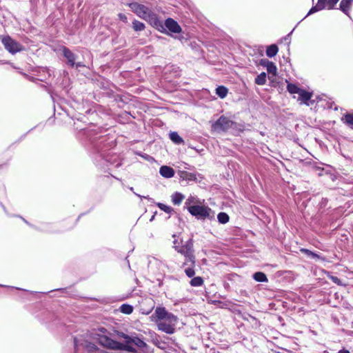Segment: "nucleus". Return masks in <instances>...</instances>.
Returning a JSON list of instances; mask_svg holds the SVG:
<instances>
[{
    "label": "nucleus",
    "mask_w": 353,
    "mask_h": 353,
    "mask_svg": "<svg viewBox=\"0 0 353 353\" xmlns=\"http://www.w3.org/2000/svg\"><path fill=\"white\" fill-rule=\"evenodd\" d=\"M78 137L97 167L105 168L108 166L110 163L108 152L114 145L109 134H101L98 129L88 128L81 130Z\"/></svg>",
    "instance_id": "1"
},
{
    "label": "nucleus",
    "mask_w": 353,
    "mask_h": 353,
    "mask_svg": "<svg viewBox=\"0 0 353 353\" xmlns=\"http://www.w3.org/2000/svg\"><path fill=\"white\" fill-rule=\"evenodd\" d=\"M126 6H128L131 11L138 17L146 21L152 26H161L159 23L158 15L149 7L135 1L127 3Z\"/></svg>",
    "instance_id": "2"
},
{
    "label": "nucleus",
    "mask_w": 353,
    "mask_h": 353,
    "mask_svg": "<svg viewBox=\"0 0 353 353\" xmlns=\"http://www.w3.org/2000/svg\"><path fill=\"white\" fill-rule=\"evenodd\" d=\"M188 212L197 220L205 221L206 219H214V212L208 205L199 203H194L192 206L188 208Z\"/></svg>",
    "instance_id": "3"
},
{
    "label": "nucleus",
    "mask_w": 353,
    "mask_h": 353,
    "mask_svg": "<svg viewBox=\"0 0 353 353\" xmlns=\"http://www.w3.org/2000/svg\"><path fill=\"white\" fill-rule=\"evenodd\" d=\"M159 23L161 26L152 27L167 35L172 36L173 34H180L182 32V28L179 23L171 17L167 18L164 22L159 19Z\"/></svg>",
    "instance_id": "4"
},
{
    "label": "nucleus",
    "mask_w": 353,
    "mask_h": 353,
    "mask_svg": "<svg viewBox=\"0 0 353 353\" xmlns=\"http://www.w3.org/2000/svg\"><path fill=\"white\" fill-rule=\"evenodd\" d=\"M152 318H154L156 322L163 321L174 326H176L179 321V318L176 315L168 312L165 307L160 306L156 307Z\"/></svg>",
    "instance_id": "5"
},
{
    "label": "nucleus",
    "mask_w": 353,
    "mask_h": 353,
    "mask_svg": "<svg viewBox=\"0 0 353 353\" xmlns=\"http://www.w3.org/2000/svg\"><path fill=\"white\" fill-rule=\"evenodd\" d=\"M239 125L228 117L221 115L212 124V129L216 132H227L230 129L237 130Z\"/></svg>",
    "instance_id": "6"
},
{
    "label": "nucleus",
    "mask_w": 353,
    "mask_h": 353,
    "mask_svg": "<svg viewBox=\"0 0 353 353\" xmlns=\"http://www.w3.org/2000/svg\"><path fill=\"white\" fill-rule=\"evenodd\" d=\"M1 41L5 49L12 54H15L24 49V47L19 42L13 39L10 35L1 36Z\"/></svg>",
    "instance_id": "7"
},
{
    "label": "nucleus",
    "mask_w": 353,
    "mask_h": 353,
    "mask_svg": "<svg viewBox=\"0 0 353 353\" xmlns=\"http://www.w3.org/2000/svg\"><path fill=\"white\" fill-rule=\"evenodd\" d=\"M339 1V0H318L316 4L310 9L305 18L319 11L323 10L326 8L328 10L334 9Z\"/></svg>",
    "instance_id": "8"
},
{
    "label": "nucleus",
    "mask_w": 353,
    "mask_h": 353,
    "mask_svg": "<svg viewBox=\"0 0 353 353\" xmlns=\"http://www.w3.org/2000/svg\"><path fill=\"white\" fill-rule=\"evenodd\" d=\"M61 50L63 57L66 59L65 64L70 68H74L77 55L66 46H62Z\"/></svg>",
    "instance_id": "9"
},
{
    "label": "nucleus",
    "mask_w": 353,
    "mask_h": 353,
    "mask_svg": "<svg viewBox=\"0 0 353 353\" xmlns=\"http://www.w3.org/2000/svg\"><path fill=\"white\" fill-rule=\"evenodd\" d=\"M174 250L182 255L194 253V241L192 238L186 241L181 247L179 245L174 246Z\"/></svg>",
    "instance_id": "10"
},
{
    "label": "nucleus",
    "mask_w": 353,
    "mask_h": 353,
    "mask_svg": "<svg viewBox=\"0 0 353 353\" xmlns=\"http://www.w3.org/2000/svg\"><path fill=\"white\" fill-rule=\"evenodd\" d=\"M99 344L110 350H117L118 341L107 336L100 335L97 339Z\"/></svg>",
    "instance_id": "11"
},
{
    "label": "nucleus",
    "mask_w": 353,
    "mask_h": 353,
    "mask_svg": "<svg viewBox=\"0 0 353 353\" xmlns=\"http://www.w3.org/2000/svg\"><path fill=\"white\" fill-rule=\"evenodd\" d=\"M158 330L165 332L168 334H172L176 332V326L167 323L163 321H158L157 322Z\"/></svg>",
    "instance_id": "12"
},
{
    "label": "nucleus",
    "mask_w": 353,
    "mask_h": 353,
    "mask_svg": "<svg viewBox=\"0 0 353 353\" xmlns=\"http://www.w3.org/2000/svg\"><path fill=\"white\" fill-rule=\"evenodd\" d=\"M312 96V92L302 88L299 94V100L301 101L302 103L309 106L314 103V101L311 100Z\"/></svg>",
    "instance_id": "13"
},
{
    "label": "nucleus",
    "mask_w": 353,
    "mask_h": 353,
    "mask_svg": "<svg viewBox=\"0 0 353 353\" xmlns=\"http://www.w3.org/2000/svg\"><path fill=\"white\" fill-rule=\"evenodd\" d=\"M300 252L302 254H305L308 258L314 259L315 261H327L325 256H322L321 254H320L316 252H313L307 248H301L300 250Z\"/></svg>",
    "instance_id": "14"
},
{
    "label": "nucleus",
    "mask_w": 353,
    "mask_h": 353,
    "mask_svg": "<svg viewBox=\"0 0 353 353\" xmlns=\"http://www.w3.org/2000/svg\"><path fill=\"white\" fill-rule=\"evenodd\" d=\"M124 350L130 352L136 353L137 350L134 347H133V343L132 342H119L118 341L117 350Z\"/></svg>",
    "instance_id": "15"
},
{
    "label": "nucleus",
    "mask_w": 353,
    "mask_h": 353,
    "mask_svg": "<svg viewBox=\"0 0 353 353\" xmlns=\"http://www.w3.org/2000/svg\"><path fill=\"white\" fill-rule=\"evenodd\" d=\"M160 174L166 179H170L174 175V170L172 168L168 165H162L159 169Z\"/></svg>",
    "instance_id": "16"
},
{
    "label": "nucleus",
    "mask_w": 353,
    "mask_h": 353,
    "mask_svg": "<svg viewBox=\"0 0 353 353\" xmlns=\"http://www.w3.org/2000/svg\"><path fill=\"white\" fill-rule=\"evenodd\" d=\"M178 175L180 179L183 181H196V175L194 173L188 172L187 171L179 170L178 172Z\"/></svg>",
    "instance_id": "17"
},
{
    "label": "nucleus",
    "mask_w": 353,
    "mask_h": 353,
    "mask_svg": "<svg viewBox=\"0 0 353 353\" xmlns=\"http://www.w3.org/2000/svg\"><path fill=\"white\" fill-rule=\"evenodd\" d=\"M353 4V0H341L339 9L347 16L350 17V9Z\"/></svg>",
    "instance_id": "18"
},
{
    "label": "nucleus",
    "mask_w": 353,
    "mask_h": 353,
    "mask_svg": "<svg viewBox=\"0 0 353 353\" xmlns=\"http://www.w3.org/2000/svg\"><path fill=\"white\" fill-rule=\"evenodd\" d=\"M34 230L42 232H47V233H51L54 232L55 230L52 229V225L51 223H43L40 226L35 225Z\"/></svg>",
    "instance_id": "19"
},
{
    "label": "nucleus",
    "mask_w": 353,
    "mask_h": 353,
    "mask_svg": "<svg viewBox=\"0 0 353 353\" xmlns=\"http://www.w3.org/2000/svg\"><path fill=\"white\" fill-rule=\"evenodd\" d=\"M341 120L344 124L353 130V113L347 112L344 114Z\"/></svg>",
    "instance_id": "20"
},
{
    "label": "nucleus",
    "mask_w": 353,
    "mask_h": 353,
    "mask_svg": "<svg viewBox=\"0 0 353 353\" xmlns=\"http://www.w3.org/2000/svg\"><path fill=\"white\" fill-rule=\"evenodd\" d=\"M252 279L255 281L260 283H267L268 281L267 275L263 272L261 271L254 272L252 274Z\"/></svg>",
    "instance_id": "21"
},
{
    "label": "nucleus",
    "mask_w": 353,
    "mask_h": 353,
    "mask_svg": "<svg viewBox=\"0 0 353 353\" xmlns=\"http://www.w3.org/2000/svg\"><path fill=\"white\" fill-rule=\"evenodd\" d=\"M129 342H132L133 345L139 348H144L148 346L147 343L141 338L137 336H131V339H130Z\"/></svg>",
    "instance_id": "22"
},
{
    "label": "nucleus",
    "mask_w": 353,
    "mask_h": 353,
    "mask_svg": "<svg viewBox=\"0 0 353 353\" xmlns=\"http://www.w3.org/2000/svg\"><path fill=\"white\" fill-rule=\"evenodd\" d=\"M279 52V48L276 44L268 46L265 50L266 56L272 58L276 55Z\"/></svg>",
    "instance_id": "23"
},
{
    "label": "nucleus",
    "mask_w": 353,
    "mask_h": 353,
    "mask_svg": "<svg viewBox=\"0 0 353 353\" xmlns=\"http://www.w3.org/2000/svg\"><path fill=\"white\" fill-rule=\"evenodd\" d=\"M183 256L185 257V261L183 263V266H185V265L195 266L196 258H195L194 253L187 254H184Z\"/></svg>",
    "instance_id": "24"
},
{
    "label": "nucleus",
    "mask_w": 353,
    "mask_h": 353,
    "mask_svg": "<svg viewBox=\"0 0 353 353\" xmlns=\"http://www.w3.org/2000/svg\"><path fill=\"white\" fill-rule=\"evenodd\" d=\"M169 138L176 145L184 143L183 138L176 132H171L169 134Z\"/></svg>",
    "instance_id": "25"
},
{
    "label": "nucleus",
    "mask_w": 353,
    "mask_h": 353,
    "mask_svg": "<svg viewBox=\"0 0 353 353\" xmlns=\"http://www.w3.org/2000/svg\"><path fill=\"white\" fill-rule=\"evenodd\" d=\"M216 94L221 99H224L227 97L228 89L224 85H219L215 90Z\"/></svg>",
    "instance_id": "26"
},
{
    "label": "nucleus",
    "mask_w": 353,
    "mask_h": 353,
    "mask_svg": "<svg viewBox=\"0 0 353 353\" xmlns=\"http://www.w3.org/2000/svg\"><path fill=\"white\" fill-rule=\"evenodd\" d=\"M172 202L174 205H179L184 199V195L179 192H176L171 196Z\"/></svg>",
    "instance_id": "27"
},
{
    "label": "nucleus",
    "mask_w": 353,
    "mask_h": 353,
    "mask_svg": "<svg viewBox=\"0 0 353 353\" xmlns=\"http://www.w3.org/2000/svg\"><path fill=\"white\" fill-rule=\"evenodd\" d=\"M132 26L133 30L136 32L143 31L145 28V23L137 19L132 21Z\"/></svg>",
    "instance_id": "28"
},
{
    "label": "nucleus",
    "mask_w": 353,
    "mask_h": 353,
    "mask_svg": "<svg viewBox=\"0 0 353 353\" xmlns=\"http://www.w3.org/2000/svg\"><path fill=\"white\" fill-rule=\"evenodd\" d=\"M267 80V74L265 72H262L254 79V82L256 84L259 85H265Z\"/></svg>",
    "instance_id": "29"
},
{
    "label": "nucleus",
    "mask_w": 353,
    "mask_h": 353,
    "mask_svg": "<svg viewBox=\"0 0 353 353\" xmlns=\"http://www.w3.org/2000/svg\"><path fill=\"white\" fill-rule=\"evenodd\" d=\"M217 220L220 224H226L230 221V216L226 212H221L217 214Z\"/></svg>",
    "instance_id": "30"
},
{
    "label": "nucleus",
    "mask_w": 353,
    "mask_h": 353,
    "mask_svg": "<svg viewBox=\"0 0 353 353\" xmlns=\"http://www.w3.org/2000/svg\"><path fill=\"white\" fill-rule=\"evenodd\" d=\"M203 279L201 276H193L190 281V284L192 287H200L203 284Z\"/></svg>",
    "instance_id": "31"
},
{
    "label": "nucleus",
    "mask_w": 353,
    "mask_h": 353,
    "mask_svg": "<svg viewBox=\"0 0 353 353\" xmlns=\"http://www.w3.org/2000/svg\"><path fill=\"white\" fill-rule=\"evenodd\" d=\"M133 310H134L133 306L130 304H128V303H123L119 307L120 312L125 314H132L133 312Z\"/></svg>",
    "instance_id": "32"
},
{
    "label": "nucleus",
    "mask_w": 353,
    "mask_h": 353,
    "mask_svg": "<svg viewBox=\"0 0 353 353\" xmlns=\"http://www.w3.org/2000/svg\"><path fill=\"white\" fill-rule=\"evenodd\" d=\"M302 88H299L297 85L292 83H288L287 85V90L290 94H299Z\"/></svg>",
    "instance_id": "33"
},
{
    "label": "nucleus",
    "mask_w": 353,
    "mask_h": 353,
    "mask_svg": "<svg viewBox=\"0 0 353 353\" xmlns=\"http://www.w3.org/2000/svg\"><path fill=\"white\" fill-rule=\"evenodd\" d=\"M156 205L162 211L165 212V213H168V214H171L172 212H174V209L173 208H172L171 206L170 205H165L163 203H160V202H158V203H156Z\"/></svg>",
    "instance_id": "34"
},
{
    "label": "nucleus",
    "mask_w": 353,
    "mask_h": 353,
    "mask_svg": "<svg viewBox=\"0 0 353 353\" xmlns=\"http://www.w3.org/2000/svg\"><path fill=\"white\" fill-rule=\"evenodd\" d=\"M266 70L269 74H271L274 76L277 75V68L274 62L271 61L270 63L266 67Z\"/></svg>",
    "instance_id": "35"
},
{
    "label": "nucleus",
    "mask_w": 353,
    "mask_h": 353,
    "mask_svg": "<svg viewBox=\"0 0 353 353\" xmlns=\"http://www.w3.org/2000/svg\"><path fill=\"white\" fill-rule=\"evenodd\" d=\"M201 203L199 200L196 199L194 196H190L187 199V200L185 202V208L188 210V208L189 206H192L194 203Z\"/></svg>",
    "instance_id": "36"
},
{
    "label": "nucleus",
    "mask_w": 353,
    "mask_h": 353,
    "mask_svg": "<svg viewBox=\"0 0 353 353\" xmlns=\"http://www.w3.org/2000/svg\"><path fill=\"white\" fill-rule=\"evenodd\" d=\"M184 272L188 278H192L195 274L194 266L189 265L184 270Z\"/></svg>",
    "instance_id": "37"
},
{
    "label": "nucleus",
    "mask_w": 353,
    "mask_h": 353,
    "mask_svg": "<svg viewBox=\"0 0 353 353\" xmlns=\"http://www.w3.org/2000/svg\"><path fill=\"white\" fill-rule=\"evenodd\" d=\"M85 347L89 351H100L97 345L91 342H88Z\"/></svg>",
    "instance_id": "38"
},
{
    "label": "nucleus",
    "mask_w": 353,
    "mask_h": 353,
    "mask_svg": "<svg viewBox=\"0 0 353 353\" xmlns=\"http://www.w3.org/2000/svg\"><path fill=\"white\" fill-rule=\"evenodd\" d=\"M117 336L120 338H122L124 339V342H129L130 339H131V336L128 335L124 332H118Z\"/></svg>",
    "instance_id": "39"
},
{
    "label": "nucleus",
    "mask_w": 353,
    "mask_h": 353,
    "mask_svg": "<svg viewBox=\"0 0 353 353\" xmlns=\"http://www.w3.org/2000/svg\"><path fill=\"white\" fill-rule=\"evenodd\" d=\"M329 278L335 284H336V285H338L339 286L343 285L341 280L339 277H337L336 276L331 275V276H330Z\"/></svg>",
    "instance_id": "40"
},
{
    "label": "nucleus",
    "mask_w": 353,
    "mask_h": 353,
    "mask_svg": "<svg viewBox=\"0 0 353 353\" xmlns=\"http://www.w3.org/2000/svg\"><path fill=\"white\" fill-rule=\"evenodd\" d=\"M270 62L271 61L264 58L259 60V65L266 68L270 63Z\"/></svg>",
    "instance_id": "41"
},
{
    "label": "nucleus",
    "mask_w": 353,
    "mask_h": 353,
    "mask_svg": "<svg viewBox=\"0 0 353 353\" xmlns=\"http://www.w3.org/2000/svg\"><path fill=\"white\" fill-rule=\"evenodd\" d=\"M327 202L328 199L327 198H323L320 201L319 205L321 208H324L326 207Z\"/></svg>",
    "instance_id": "42"
},
{
    "label": "nucleus",
    "mask_w": 353,
    "mask_h": 353,
    "mask_svg": "<svg viewBox=\"0 0 353 353\" xmlns=\"http://www.w3.org/2000/svg\"><path fill=\"white\" fill-rule=\"evenodd\" d=\"M118 17L123 23H128V17L125 14L119 13Z\"/></svg>",
    "instance_id": "43"
},
{
    "label": "nucleus",
    "mask_w": 353,
    "mask_h": 353,
    "mask_svg": "<svg viewBox=\"0 0 353 353\" xmlns=\"http://www.w3.org/2000/svg\"><path fill=\"white\" fill-rule=\"evenodd\" d=\"M294 28L286 36H285L282 39L284 40L285 41H288V44L289 45L290 43V36L291 34H292L293 31H294Z\"/></svg>",
    "instance_id": "44"
},
{
    "label": "nucleus",
    "mask_w": 353,
    "mask_h": 353,
    "mask_svg": "<svg viewBox=\"0 0 353 353\" xmlns=\"http://www.w3.org/2000/svg\"><path fill=\"white\" fill-rule=\"evenodd\" d=\"M137 196L140 197L141 199L142 198H144V199H148L149 201H150L151 203H154V199L152 198H150L149 196H141L139 194H137L135 192H134Z\"/></svg>",
    "instance_id": "45"
},
{
    "label": "nucleus",
    "mask_w": 353,
    "mask_h": 353,
    "mask_svg": "<svg viewBox=\"0 0 353 353\" xmlns=\"http://www.w3.org/2000/svg\"><path fill=\"white\" fill-rule=\"evenodd\" d=\"M0 287H1V288H12V289H16V290H19L27 291L26 290H24V289H22V288H16V287L10 286V285H2V284H0Z\"/></svg>",
    "instance_id": "46"
},
{
    "label": "nucleus",
    "mask_w": 353,
    "mask_h": 353,
    "mask_svg": "<svg viewBox=\"0 0 353 353\" xmlns=\"http://www.w3.org/2000/svg\"><path fill=\"white\" fill-rule=\"evenodd\" d=\"M18 216V217H20V218L23 220V221L25 223H26L28 225H29V226H30V227H31L32 228L34 229V227H35V225H33V224L30 223V222H28L26 219H25L24 218H23V217H22V216Z\"/></svg>",
    "instance_id": "47"
},
{
    "label": "nucleus",
    "mask_w": 353,
    "mask_h": 353,
    "mask_svg": "<svg viewBox=\"0 0 353 353\" xmlns=\"http://www.w3.org/2000/svg\"><path fill=\"white\" fill-rule=\"evenodd\" d=\"M74 67H75L77 69H78V68H79L85 67V65H84L82 62H76V61H75Z\"/></svg>",
    "instance_id": "48"
},
{
    "label": "nucleus",
    "mask_w": 353,
    "mask_h": 353,
    "mask_svg": "<svg viewBox=\"0 0 353 353\" xmlns=\"http://www.w3.org/2000/svg\"><path fill=\"white\" fill-rule=\"evenodd\" d=\"M337 353H351L349 350L345 349V348H343L341 350H340Z\"/></svg>",
    "instance_id": "49"
},
{
    "label": "nucleus",
    "mask_w": 353,
    "mask_h": 353,
    "mask_svg": "<svg viewBox=\"0 0 353 353\" xmlns=\"http://www.w3.org/2000/svg\"><path fill=\"white\" fill-rule=\"evenodd\" d=\"M34 128H35V127H34L33 128L30 129V130L27 133H26V134H24L23 135H22V136H21V139H20V140H22L23 139H24V138L26 137V134H27L29 132H30L31 130H32Z\"/></svg>",
    "instance_id": "50"
},
{
    "label": "nucleus",
    "mask_w": 353,
    "mask_h": 353,
    "mask_svg": "<svg viewBox=\"0 0 353 353\" xmlns=\"http://www.w3.org/2000/svg\"><path fill=\"white\" fill-rule=\"evenodd\" d=\"M157 213V212H155L154 213V214H153V215L151 216V218L150 219V221H154V217H155V216H156Z\"/></svg>",
    "instance_id": "51"
},
{
    "label": "nucleus",
    "mask_w": 353,
    "mask_h": 353,
    "mask_svg": "<svg viewBox=\"0 0 353 353\" xmlns=\"http://www.w3.org/2000/svg\"><path fill=\"white\" fill-rule=\"evenodd\" d=\"M74 345L75 347L77 346V340L76 337L74 338Z\"/></svg>",
    "instance_id": "52"
},
{
    "label": "nucleus",
    "mask_w": 353,
    "mask_h": 353,
    "mask_svg": "<svg viewBox=\"0 0 353 353\" xmlns=\"http://www.w3.org/2000/svg\"><path fill=\"white\" fill-rule=\"evenodd\" d=\"M173 244H174V246H175V245H178V244H179L178 241H177V240H176V239H174V241H173Z\"/></svg>",
    "instance_id": "53"
},
{
    "label": "nucleus",
    "mask_w": 353,
    "mask_h": 353,
    "mask_svg": "<svg viewBox=\"0 0 353 353\" xmlns=\"http://www.w3.org/2000/svg\"><path fill=\"white\" fill-rule=\"evenodd\" d=\"M128 256H127L125 257V261H126V263H127V264H128V267L130 268V262H129V261L128 260Z\"/></svg>",
    "instance_id": "54"
},
{
    "label": "nucleus",
    "mask_w": 353,
    "mask_h": 353,
    "mask_svg": "<svg viewBox=\"0 0 353 353\" xmlns=\"http://www.w3.org/2000/svg\"><path fill=\"white\" fill-rule=\"evenodd\" d=\"M156 345H157L158 347L161 348V349H164V348H165V346H163V345H160L156 344Z\"/></svg>",
    "instance_id": "55"
},
{
    "label": "nucleus",
    "mask_w": 353,
    "mask_h": 353,
    "mask_svg": "<svg viewBox=\"0 0 353 353\" xmlns=\"http://www.w3.org/2000/svg\"><path fill=\"white\" fill-rule=\"evenodd\" d=\"M156 345H157L158 347L161 348V349H164V348H165V346H163V345H160L156 344Z\"/></svg>",
    "instance_id": "56"
},
{
    "label": "nucleus",
    "mask_w": 353,
    "mask_h": 353,
    "mask_svg": "<svg viewBox=\"0 0 353 353\" xmlns=\"http://www.w3.org/2000/svg\"><path fill=\"white\" fill-rule=\"evenodd\" d=\"M2 207H3V208L4 212H6V210L5 206L2 205Z\"/></svg>",
    "instance_id": "57"
},
{
    "label": "nucleus",
    "mask_w": 353,
    "mask_h": 353,
    "mask_svg": "<svg viewBox=\"0 0 353 353\" xmlns=\"http://www.w3.org/2000/svg\"><path fill=\"white\" fill-rule=\"evenodd\" d=\"M130 190L134 192V188L132 187L130 188Z\"/></svg>",
    "instance_id": "58"
},
{
    "label": "nucleus",
    "mask_w": 353,
    "mask_h": 353,
    "mask_svg": "<svg viewBox=\"0 0 353 353\" xmlns=\"http://www.w3.org/2000/svg\"><path fill=\"white\" fill-rule=\"evenodd\" d=\"M30 293L31 294H34V293H37V292L31 291Z\"/></svg>",
    "instance_id": "59"
},
{
    "label": "nucleus",
    "mask_w": 353,
    "mask_h": 353,
    "mask_svg": "<svg viewBox=\"0 0 353 353\" xmlns=\"http://www.w3.org/2000/svg\"><path fill=\"white\" fill-rule=\"evenodd\" d=\"M176 235L175 234H174L172 235V237H173V238H175V237H176Z\"/></svg>",
    "instance_id": "60"
},
{
    "label": "nucleus",
    "mask_w": 353,
    "mask_h": 353,
    "mask_svg": "<svg viewBox=\"0 0 353 353\" xmlns=\"http://www.w3.org/2000/svg\"><path fill=\"white\" fill-rule=\"evenodd\" d=\"M119 165H120L119 163H117V165H116V167H119Z\"/></svg>",
    "instance_id": "61"
}]
</instances>
